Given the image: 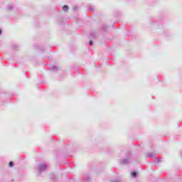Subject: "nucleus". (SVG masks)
<instances>
[{"label":"nucleus","mask_w":182,"mask_h":182,"mask_svg":"<svg viewBox=\"0 0 182 182\" xmlns=\"http://www.w3.org/2000/svg\"><path fill=\"white\" fill-rule=\"evenodd\" d=\"M2 33V31L0 30V35Z\"/></svg>","instance_id":"39448f33"},{"label":"nucleus","mask_w":182,"mask_h":182,"mask_svg":"<svg viewBox=\"0 0 182 182\" xmlns=\"http://www.w3.org/2000/svg\"><path fill=\"white\" fill-rule=\"evenodd\" d=\"M136 176H137V173L133 172L132 173V177H136Z\"/></svg>","instance_id":"7ed1b4c3"},{"label":"nucleus","mask_w":182,"mask_h":182,"mask_svg":"<svg viewBox=\"0 0 182 182\" xmlns=\"http://www.w3.org/2000/svg\"><path fill=\"white\" fill-rule=\"evenodd\" d=\"M9 167H14V162H9Z\"/></svg>","instance_id":"f03ea898"},{"label":"nucleus","mask_w":182,"mask_h":182,"mask_svg":"<svg viewBox=\"0 0 182 182\" xmlns=\"http://www.w3.org/2000/svg\"><path fill=\"white\" fill-rule=\"evenodd\" d=\"M63 11H64L65 12H66V11H68V9H69V7L68 6H63L62 7Z\"/></svg>","instance_id":"f257e3e1"},{"label":"nucleus","mask_w":182,"mask_h":182,"mask_svg":"<svg viewBox=\"0 0 182 182\" xmlns=\"http://www.w3.org/2000/svg\"><path fill=\"white\" fill-rule=\"evenodd\" d=\"M90 45H93V42L92 41H90Z\"/></svg>","instance_id":"20e7f679"}]
</instances>
